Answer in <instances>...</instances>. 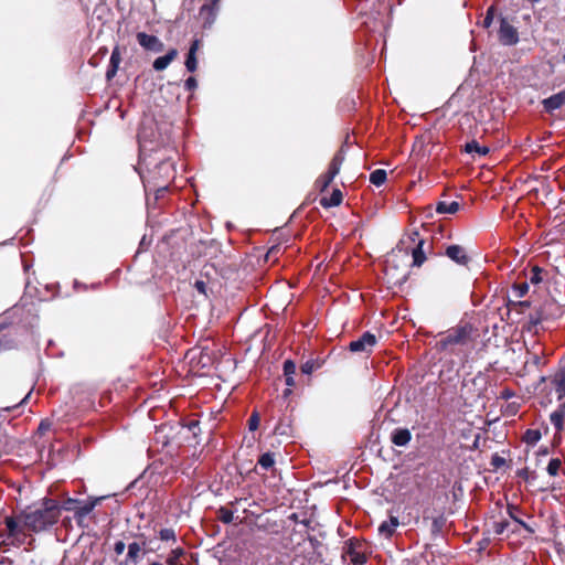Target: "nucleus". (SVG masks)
<instances>
[{
  "mask_svg": "<svg viewBox=\"0 0 565 565\" xmlns=\"http://www.w3.org/2000/svg\"><path fill=\"white\" fill-rule=\"evenodd\" d=\"M104 499H106V497H89L87 500L82 501V504H78L74 519L79 527H88V523L86 522L87 516Z\"/></svg>",
  "mask_w": 565,
  "mask_h": 565,
  "instance_id": "nucleus-9",
  "label": "nucleus"
},
{
  "mask_svg": "<svg viewBox=\"0 0 565 565\" xmlns=\"http://www.w3.org/2000/svg\"><path fill=\"white\" fill-rule=\"evenodd\" d=\"M551 423L554 425L556 431H562L564 427V415L562 412H553L550 416Z\"/></svg>",
  "mask_w": 565,
  "mask_h": 565,
  "instance_id": "nucleus-39",
  "label": "nucleus"
},
{
  "mask_svg": "<svg viewBox=\"0 0 565 565\" xmlns=\"http://www.w3.org/2000/svg\"><path fill=\"white\" fill-rule=\"evenodd\" d=\"M127 547H128V553H127L126 559H125L126 565H137L139 563L141 556L148 552L146 550L145 541L141 544L138 542H132Z\"/></svg>",
  "mask_w": 565,
  "mask_h": 565,
  "instance_id": "nucleus-17",
  "label": "nucleus"
},
{
  "mask_svg": "<svg viewBox=\"0 0 565 565\" xmlns=\"http://www.w3.org/2000/svg\"><path fill=\"white\" fill-rule=\"evenodd\" d=\"M505 463V459L501 456H499L498 454H494L491 458V465L498 469L500 467H502L503 465Z\"/></svg>",
  "mask_w": 565,
  "mask_h": 565,
  "instance_id": "nucleus-50",
  "label": "nucleus"
},
{
  "mask_svg": "<svg viewBox=\"0 0 565 565\" xmlns=\"http://www.w3.org/2000/svg\"><path fill=\"white\" fill-rule=\"evenodd\" d=\"M563 315L562 306L555 299L544 300L534 312L530 313L525 329L529 332H537V326L543 321L554 320Z\"/></svg>",
  "mask_w": 565,
  "mask_h": 565,
  "instance_id": "nucleus-5",
  "label": "nucleus"
},
{
  "mask_svg": "<svg viewBox=\"0 0 565 565\" xmlns=\"http://www.w3.org/2000/svg\"><path fill=\"white\" fill-rule=\"evenodd\" d=\"M217 519L224 524H230L233 521V511L225 507H221L217 510Z\"/></svg>",
  "mask_w": 565,
  "mask_h": 565,
  "instance_id": "nucleus-40",
  "label": "nucleus"
},
{
  "mask_svg": "<svg viewBox=\"0 0 565 565\" xmlns=\"http://www.w3.org/2000/svg\"><path fill=\"white\" fill-rule=\"evenodd\" d=\"M120 62H121V54H120V49L117 45L114 47V50L111 52L109 65H108L107 72H106V78L108 81L116 76Z\"/></svg>",
  "mask_w": 565,
  "mask_h": 565,
  "instance_id": "nucleus-23",
  "label": "nucleus"
},
{
  "mask_svg": "<svg viewBox=\"0 0 565 565\" xmlns=\"http://www.w3.org/2000/svg\"><path fill=\"white\" fill-rule=\"evenodd\" d=\"M445 255L455 262L459 266L468 267L471 262V257L469 256L467 249L461 245H449L445 249Z\"/></svg>",
  "mask_w": 565,
  "mask_h": 565,
  "instance_id": "nucleus-14",
  "label": "nucleus"
},
{
  "mask_svg": "<svg viewBox=\"0 0 565 565\" xmlns=\"http://www.w3.org/2000/svg\"><path fill=\"white\" fill-rule=\"evenodd\" d=\"M399 522L397 516L390 515L387 521H384L379 526L380 534L384 535L385 537L390 539L395 533L396 527L398 526Z\"/></svg>",
  "mask_w": 565,
  "mask_h": 565,
  "instance_id": "nucleus-26",
  "label": "nucleus"
},
{
  "mask_svg": "<svg viewBox=\"0 0 565 565\" xmlns=\"http://www.w3.org/2000/svg\"><path fill=\"white\" fill-rule=\"evenodd\" d=\"M551 385L557 395L558 401L565 398V364L561 365L550 377Z\"/></svg>",
  "mask_w": 565,
  "mask_h": 565,
  "instance_id": "nucleus-16",
  "label": "nucleus"
},
{
  "mask_svg": "<svg viewBox=\"0 0 565 565\" xmlns=\"http://www.w3.org/2000/svg\"><path fill=\"white\" fill-rule=\"evenodd\" d=\"M149 565H162V564H161V563H159V562H153V563H151V564H149Z\"/></svg>",
  "mask_w": 565,
  "mask_h": 565,
  "instance_id": "nucleus-64",
  "label": "nucleus"
},
{
  "mask_svg": "<svg viewBox=\"0 0 565 565\" xmlns=\"http://www.w3.org/2000/svg\"><path fill=\"white\" fill-rule=\"evenodd\" d=\"M412 440V433L408 428H395L391 434V441L393 445L403 447Z\"/></svg>",
  "mask_w": 565,
  "mask_h": 565,
  "instance_id": "nucleus-22",
  "label": "nucleus"
},
{
  "mask_svg": "<svg viewBox=\"0 0 565 565\" xmlns=\"http://www.w3.org/2000/svg\"><path fill=\"white\" fill-rule=\"evenodd\" d=\"M280 250H281L280 245H274V246H271V247L268 249L267 254H266V259H267V260H269V259H274V260H275V259L277 258V255L280 253Z\"/></svg>",
  "mask_w": 565,
  "mask_h": 565,
  "instance_id": "nucleus-49",
  "label": "nucleus"
},
{
  "mask_svg": "<svg viewBox=\"0 0 565 565\" xmlns=\"http://www.w3.org/2000/svg\"><path fill=\"white\" fill-rule=\"evenodd\" d=\"M61 509L56 500L44 498L41 502L23 510L21 518L28 530L38 533L57 523Z\"/></svg>",
  "mask_w": 565,
  "mask_h": 565,
  "instance_id": "nucleus-2",
  "label": "nucleus"
},
{
  "mask_svg": "<svg viewBox=\"0 0 565 565\" xmlns=\"http://www.w3.org/2000/svg\"><path fill=\"white\" fill-rule=\"evenodd\" d=\"M542 105L544 110L548 114L562 108L565 105V90H561L543 99Z\"/></svg>",
  "mask_w": 565,
  "mask_h": 565,
  "instance_id": "nucleus-19",
  "label": "nucleus"
},
{
  "mask_svg": "<svg viewBox=\"0 0 565 565\" xmlns=\"http://www.w3.org/2000/svg\"><path fill=\"white\" fill-rule=\"evenodd\" d=\"M185 67L189 72L193 73L196 71L198 68V58H196V54H190L188 53L186 54V58H185Z\"/></svg>",
  "mask_w": 565,
  "mask_h": 565,
  "instance_id": "nucleus-45",
  "label": "nucleus"
},
{
  "mask_svg": "<svg viewBox=\"0 0 565 565\" xmlns=\"http://www.w3.org/2000/svg\"><path fill=\"white\" fill-rule=\"evenodd\" d=\"M7 541L0 542V565H13V559L9 556L3 555L7 552L8 547Z\"/></svg>",
  "mask_w": 565,
  "mask_h": 565,
  "instance_id": "nucleus-43",
  "label": "nucleus"
},
{
  "mask_svg": "<svg viewBox=\"0 0 565 565\" xmlns=\"http://www.w3.org/2000/svg\"><path fill=\"white\" fill-rule=\"evenodd\" d=\"M286 385L289 387H294L296 385L294 375H285Z\"/></svg>",
  "mask_w": 565,
  "mask_h": 565,
  "instance_id": "nucleus-59",
  "label": "nucleus"
},
{
  "mask_svg": "<svg viewBox=\"0 0 565 565\" xmlns=\"http://www.w3.org/2000/svg\"><path fill=\"white\" fill-rule=\"evenodd\" d=\"M344 160L345 151L343 147H341L331 159L327 172L321 174L316 182L320 192H324L329 188L334 178L339 174Z\"/></svg>",
  "mask_w": 565,
  "mask_h": 565,
  "instance_id": "nucleus-8",
  "label": "nucleus"
},
{
  "mask_svg": "<svg viewBox=\"0 0 565 565\" xmlns=\"http://www.w3.org/2000/svg\"><path fill=\"white\" fill-rule=\"evenodd\" d=\"M284 375H295L296 363L292 360H286L282 366Z\"/></svg>",
  "mask_w": 565,
  "mask_h": 565,
  "instance_id": "nucleus-47",
  "label": "nucleus"
},
{
  "mask_svg": "<svg viewBox=\"0 0 565 565\" xmlns=\"http://www.w3.org/2000/svg\"><path fill=\"white\" fill-rule=\"evenodd\" d=\"M542 435H541V431L539 429H526L523 437H522V440L527 444V445H535L540 439H541Z\"/></svg>",
  "mask_w": 565,
  "mask_h": 565,
  "instance_id": "nucleus-35",
  "label": "nucleus"
},
{
  "mask_svg": "<svg viewBox=\"0 0 565 565\" xmlns=\"http://www.w3.org/2000/svg\"><path fill=\"white\" fill-rule=\"evenodd\" d=\"M18 405H19V404H15V405H13V406H7V407H4L3 409H4V411H11V409H13V408H17V407H18Z\"/></svg>",
  "mask_w": 565,
  "mask_h": 565,
  "instance_id": "nucleus-63",
  "label": "nucleus"
},
{
  "mask_svg": "<svg viewBox=\"0 0 565 565\" xmlns=\"http://www.w3.org/2000/svg\"><path fill=\"white\" fill-rule=\"evenodd\" d=\"M78 504H82V500L68 498L66 501H64L63 509L75 513Z\"/></svg>",
  "mask_w": 565,
  "mask_h": 565,
  "instance_id": "nucleus-46",
  "label": "nucleus"
},
{
  "mask_svg": "<svg viewBox=\"0 0 565 565\" xmlns=\"http://www.w3.org/2000/svg\"><path fill=\"white\" fill-rule=\"evenodd\" d=\"M184 554H185V551L181 546L172 548L167 557V564L168 565H183L181 562V557L184 556Z\"/></svg>",
  "mask_w": 565,
  "mask_h": 565,
  "instance_id": "nucleus-31",
  "label": "nucleus"
},
{
  "mask_svg": "<svg viewBox=\"0 0 565 565\" xmlns=\"http://www.w3.org/2000/svg\"><path fill=\"white\" fill-rule=\"evenodd\" d=\"M516 476L523 479L526 483L535 487V481L537 479V473L535 471H530L527 468L519 469L516 471Z\"/></svg>",
  "mask_w": 565,
  "mask_h": 565,
  "instance_id": "nucleus-34",
  "label": "nucleus"
},
{
  "mask_svg": "<svg viewBox=\"0 0 565 565\" xmlns=\"http://www.w3.org/2000/svg\"><path fill=\"white\" fill-rule=\"evenodd\" d=\"M460 204L457 201L445 202L440 201L436 204V212L439 214H455L459 211Z\"/></svg>",
  "mask_w": 565,
  "mask_h": 565,
  "instance_id": "nucleus-28",
  "label": "nucleus"
},
{
  "mask_svg": "<svg viewBox=\"0 0 565 565\" xmlns=\"http://www.w3.org/2000/svg\"><path fill=\"white\" fill-rule=\"evenodd\" d=\"M479 338V329L473 323L460 320L458 324L441 335L436 342V349L456 355L463 353L467 356Z\"/></svg>",
  "mask_w": 565,
  "mask_h": 565,
  "instance_id": "nucleus-1",
  "label": "nucleus"
},
{
  "mask_svg": "<svg viewBox=\"0 0 565 565\" xmlns=\"http://www.w3.org/2000/svg\"><path fill=\"white\" fill-rule=\"evenodd\" d=\"M136 38L139 45L146 51L159 53L164 50V44L156 35L148 34L146 32H138Z\"/></svg>",
  "mask_w": 565,
  "mask_h": 565,
  "instance_id": "nucleus-15",
  "label": "nucleus"
},
{
  "mask_svg": "<svg viewBox=\"0 0 565 565\" xmlns=\"http://www.w3.org/2000/svg\"><path fill=\"white\" fill-rule=\"evenodd\" d=\"M158 537L162 542H171L172 545L177 543V533L172 527L161 529L159 531Z\"/></svg>",
  "mask_w": 565,
  "mask_h": 565,
  "instance_id": "nucleus-37",
  "label": "nucleus"
},
{
  "mask_svg": "<svg viewBox=\"0 0 565 565\" xmlns=\"http://www.w3.org/2000/svg\"><path fill=\"white\" fill-rule=\"evenodd\" d=\"M198 427H199V422L198 420H191L189 423V429L192 430L194 435H196L194 429L198 428Z\"/></svg>",
  "mask_w": 565,
  "mask_h": 565,
  "instance_id": "nucleus-60",
  "label": "nucleus"
},
{
  "mask_svg": "<svg viewBox=\"0 0 565 565\" xmlns=\"http://www.w3.org/2000/svg\"><path fill=\"white\" fill-rule=\"evenodd\" d=\"M494 6H491L488 8L486 17L483 19V26L489 28L492 24L493 18H494Z\"/></svg>",
  "mask_w": 565,
  "mask_h": 565,
  "instance_id": "nucleus-48",
  "label": "nucleus"
},
{
  "mask_svg": "<svg viewBox=\"0 0 565 565\" xmlns=\"http://www.w3.org/2000/svg\"><path fill=\"white\" fill-rule=\"evenodd\" d=\"M562 467V460L559 458H552L547 465V472L550 476L555 477Z\"/></svg>",
  "mask_w": 565,
  "mask_h": 565,
  "instance_id": "nucleus-42",
  "label": "nucleus"
},
{
  "mask_svg": "<svg viewBox=\"0 0 565 565\" xmlns=\"http://www.w3.org/2000/svg\"><path fill=\"white\" fill-rule=\"evenodd\" d=\"M51 423L49 420H41L38 427V434L44 435L46 431L51 429Z\"/></svg>",
  "mask_w": 565,
  "mask_h": 565,
  "instance_id": "nucleus-53",
  "label": "nucleus"
},
{
  "mask_svg": "<svg viewBox=\"0 0 565 565\" xmlns=\"http://www.w3.org/2000/svg\"><path fill=\"white\" fill-rule=\"evenodd\" d=\"M149 166L151 167L148 168L147 173L142 177L143 183L154 185H158V183L171 184L174 180L177 170L172 159L153 158Z\"/></svg>",
  "mask_w": 565,
  "mask_h": 565,
  "instance_id": "nucleus-4",
  "label": "nucleus"
},
{
  "mask_svg": "<svg viewBox=\"0 0 565 565\" xmlns=\"http://www.w3.org/2000/svg\"><path fill=\"white\" fill-rule=\"evenodd\" d=\"M146 195H147V204L150 205V198L149 195L153 194V203H157L159 200L163 199L166 193L169 190L170 184H161L158 183V185L154 184H148L143 183Z\"/></svg>",
  "mask_w": 565,
  "mask_h": 565,
  "instance_id": "nucleus-20",
  "label": "nucleus"
},
{
  "mask_svg": "<svg viewBox=\"0 0 565 565\" xmlns=\"http://www.w3.org/2000/svg\"><path fill=\"white\" fill-rule=\"evenodd\" d=\"M548 273L544 268L535 265L531 268V275L529 277V280L533 285H539L545 280Z\"/></svg>",
  "mask_w": 565,
  "mask_h": 565,
  "instance_id": "nucleus-29",
  "label": "nucleus"
},
{
  "mask_svg": "<svg viewBox=\"0 0 565 565\" xmlns=\"http://www.w3.org/2000/svg\"><path fill=\"white\" fill-rule=\"evenodd\" d=\"M377 338L370 331L364 332L359 339L349 343L348 349L352 353H365L367 356L373 352Z\"/></svg>",
  "mask_w": 565,
  "mask_h": 565,
  "instance_id": "nucleus-10",
  "label": "nucleus"
},
{
  "mask_svg": "<svg viewBox=\"0 0 565 565\" xmlns=\"http://www.w3.org/2000/svg\"><path fill=\"white\" fill-rule=\"evenodd\" d=\"M499 41L503 45H515L519 42V33L516 28L510 24L505 18L500 20V29L498 32Z\"/></svg>",
  "mask_w": 565,
  "mask_h": 565,
  "instance_id": "nucleus-12",
  "label": "nucleus"
},
{
  "mask_svg": "<svg viewBox=\"0 0 565 565\" xmlns=\"http://www.w3.org/2000/svg\"><path fill=\"white\" fill-rule=\"evenodd\" d=\"M529 363L533 364V365H534V366H536V367H540L541 365H543V364H544V362H543L542 358H541L539 354H532L531 360H530V361L527 360V361L525 362V366H526Z\"/></svg>",
  "mask_w": 565,
  "mask_h": 565,
  "instance_id": "nucleus-52",
  "label": "nucleus"
},
{
  "mask_svg": "<svg viewBox=\"0 0 565 565\" xmlns=\"http://www.w3.org/2000/svg\"><path fill=\"white\" fill-rule=\"evenodd\" d=\"M26 335V329L18 323H0V354L18 350Z\"/></svg>",
  "mask_w": 565,
  "mask_h": 565,
  "instance_id": "nucleus-6",
  "label": "nucleus"
},
{
  "mask_svg": "<svg viewBox=\"0 0 565 565\" xmlns=\"http://www.w3.org/2000/svg\"><path fill=\"white\" fill-rule=\"evenodd\" d=\"M350 558L351 565H365L367 557L362 551V544L355 540L350 539L345 542L343 557Z\"/></svg>",
  "mask_w": 565,
  "mask_h": 565,
  "instance_id": "nucleus-11",
  "label": "nucleus"
},
{
  "mask_svg": "<svg viewBox=\"0 0 565 565\" xmlns=\"http://www.w3.org/2000/svg\"><path fill=\"white\" fill-rule=\"evenodd\" d=\"M556 412H562V414L565 416V402L561 403Z\"/></svg>",
  "mask_w": 565,
  "mask_h": 565,
  "instance_id": "nucleus-61",
  "label": "nucleus"
},
{
  "mask_svg": "<svg viewBox=\"0 0 565 565\" xmlns=\"http://www.w3.org/2000/svg\"><path fill=\"white\" fill-rule=\"evenodd\" d=\"M512 291L515 298H523L529 292V284L526 281L513 284Z\"/></svg>",
  "mask_w": 565,
  "mask_h": 565,
  "instance_id": "nucleus-41",
  "label": "nucleus"
},
{
  "mask_svg": "<svg viewBox=\"0 0 565 565\" xmlns=\"http://www.w3.org/2000/svg\"><path fill=\"white\" fill-rule=\"evenodd\" d=\"M184 87L189 92L194 90L198 87V82H196L195 77L190 76L189 78H186L184 82Z\"/></svg>",
  "mask_w": 565,
  "mask_h": 565,
  "instance_id": "nucleus-51",
  "label": "nucleus"
},
{
  "mask_svg": "<svg viewBox=\"0 0 565 565\" xmlns=\"http://www.w3.org/2000/svg\"><path fill=\"white\" fill-rule=\"evenodd\" d=\"M4 525L6 529L0 530V537L3 539L2 541H7L8 545L17 547H20L25 543L28 539L25 530L28 527L24 525L21 514L18 518L6 516Z\"/></svg>",
  "mask_w": 565,
  "mask_h": 565,
  "instance_id": "nucleus-7",
  "label": "nucleus"
},
{
  "mask_svg": "<svg viewBox=\"0 0 565 565\" xmlns=\"http://www.w3.org/2000/svg\"><path fill=\"white\" fill-rule=\"evenodd\" d=\"M178 56V50L177 49H170L166 55L159 56L153 61L152 67L160 72L166 70L169 64L174 61Z\"/></svg>",
  "mask_w": 565,
  "mask_h": 565,
  "instance_id": "nucleus-24",
  "label": "nucleus"
},
{
  "mask_svg": "<svg viewBox=\"0 0 565 565\" xmlns=\"http://www.w3.org/2000/svg\"><path fill=\"white\" fill-rule=\"evenodd\" d=\"M408 246L397 245L385 260L384 275L387 282L393 287H401L409 277Z\"/></svg>",
  "mask_w": 565,
  "mask_h": 565,
  "instance_id": "nucleus-3",
  "label": "nucleus"
},
{
  "mask_svg": "<svg viewBox=\"0 0 565 565\" xmlns=\"http://www.w3.org/2000/svg\"><path fill=\"white\" fill-rule=\"evenodd\" d=\"M257 463L260 466V468L265 470H269L275 465V456L273 452H264L259 456Z\"/></svg>",
  "mask_w": 565,
  "mask_h": 565,
  "instance_id": "nucleus-36",
  "label": "nucleus"
},
{
  "mask_svg": "<svg viewBox=\"0 0 565 565\" xmlns=\"http://www.w3.org/2000/svg\"><path fill=\"white\" fill-rule=\"evenodd\" d=\"M387 173L384 169H376L370 174V182L375 186H381L385 183Z\"/></svg>",
  "mask_w": 565,
  "mask_h": 565,
  "instance_id": "nucleus-33",
  "label": "nucleus"
},
{
  "mask_svg": "<svg viewBox=\"0 0 565 565\" xmlns=\"http://www.w3.org/2000/svg\"><path fill=\"white\" fill-rule=\"evenodd\" d=\"M343 201V194L340 189H333L329 198L322 196L319 201L320 205L324 209L339 206Z\"/></svg>",
  "mask_w": 565,
  "mask_h": 565,
  "instance_id": "nucleus-25",
  "label": "nucleus"
},
{
  "mask_svg": "<svg viewBox=\"0 0 565 565\" xmlns=\"http://www.w3.org/2000/svg\"><path fill=\"white\" fill-rule=\"evenodd\" d=\"M486 526L488 527L487 532L494 535H502L505 531H511L512 533L518 532V527L512 526V523L505 519L500 521L492 519L486 524Z\"/></svg>",
  "mask_w": 565,
  "mask_h": 565,
  "instance_id": "nucleus-18",
  "label": "nucleus"
},
{
  "mask_svg": "<svg viewBox=\"0 0 565 565\" xmlns=\"http://www.w3.org/2000/svg\"><path fill=\"white\" fill-rule=\"evenodd\" d=\"M323 364V361L319 359H311L301 364L300 370L303 374L311 375L315 371L320 369Z\"/></svg>",
  "mask_w": 565,
  "mask_h": 565,
  "instance_id": "nucleus-32",
  "label": "nucleus"
},
{
  "mask_svg": "<svg viewBox=\"0 0 565 565\" xmlns=\"http://www.w3.org/2000/svg\"><path fill=\"white\" fill-rule=\"evenodd\" d=\"M531 302L527 300H508L507 302V320L512 323H519L520 317L525 313V311L530 308Z\"/></svg>",
  "mask_w": 565,
  "mask_h": 565,
  "instance_id": "nucleus-13",
  "label": "nucleus"
},
{
  "mask_svg": "<svg viewBox=\"0 0 565 565\" xmlns=\"http://www.w3.org/2000/svg\"><path fill=\"white\" fill-rule=\"evenodd\" d=\"M508 513H509L510 518L514 521V523H515L514 526L518 527V525H520L524 530H526L529 533L534 532V530L527 523H525L522 519L519 518L520 509L516 505L509 504Z\"/></svg>",
  "mask_w": 565,
  "mask_h": 565,
  "instance_id": "nucleus-27",
  "label": "nucleus"
},
{
  "mask_svg": "<svg viewBox=\"0 0 565 565\" xmlns=\"http://www.w3.org/2000/svg\"><path fill=\"white\" fill-rule=\"evenodd\" d=\"M420 239L423 238L420 237L419 232L417 230H413L406 235V238L401 239L398 245L399 247H402V245H405V247H407V245H409L408 243H411L413 244V246H416L417 242Z\"/></svg>",
  "mask_w": 565,
  "mask_h": 565,
  "instance_id": "nucleus-38",
  "label": "nucleus"
},
{
  "mask_svg": "<svg viewBox=\"0 0 565 565\" xmlns=\"http://www.w3.org/2000/svg\"><path fill=\"white\" fill-rule=\"evenodd\" d=\"M259 423H260V416L257 411H254L247 420L248 429L250 431H255L258 428Z\"/></svg>",
  "mask_w": 565,
  "mask_h": 565,
  "instance_id": "nucleus-44",
  "label": "nucleus"
},
{
  "mask_svg": "<svg viewBox=\"0 0 565 565\" xmlns=\"http://www.w3.org/2000/svg\"><path fill=\"white\" fill-rule=\"evenodd\" d=\"M515 395V392L511 388H503L501 392H500V398L501 399H504V401H508L510 398H512L513 396Z\"/></svg>",
  "mask_w": 565,
  "mask_h": 565,
  "instance_id": "nucleus-54",
  "label": "nucleus"
},
{
  "mask_svg": "<svg viewBox=\"0 0 565 565\" xmlns=\"http://www.w3.org/2000/svg\"><path fill=\"white\" fill-rule=\"evenodd\" d=\"M443 525H444V519L443 518L434 519V521H433V531L434 532L440 531Z\"/></svg>",
  "mask_w": 565,
  "mask_h": 565,
  "instance_id": "nucleus-58",
  "label": "nucleus"
},
{
  "mask_svg": "<svg viewBox=\"0 0 565 565\" xmlns=\"http://www.w3.org/2000/svg\"><path fill=\"white\" fill-rule=\"evenodd\" d=\"M205 10H209V11H210V10H212V7H211V6H209V4H204V6H202V8H201V12H203V11H205Z\"/></svg>",
  "mask_w": 565,
  "mask_h": 565,
  "instance_id": "nucleus-62",
  "label": "nucleus"
},
{
  "mask_svg": "<svg viewBox=\"0 0 565 565\" xmlns=\"http://www.w3.org/2000/svg\"><path fill=\"white\" fill-rule=\"evenodd\" d=\"M467 153L476 152L479 157H484L490 152L489 147L480 146L477 140H471L465 145Z\"/></svg>",
  "mask_w": 565,
  "mask_h": 565,
  "instance_id": "nucleus-30",
  "label": "nucleus"
},
{
  "mask_svg": "<svg viewBox=\"0 0 565 565\" xmlns=\"http://www.w3.org/2000/svg\"><path fill=\"white\" fill-rule=\"evenodd\" d=\"M200 45H201V41L199 39H194L192 42H191V45H190V49H189V52L190 54H196V52L199 51L200 49Z\"/></svg>",
  "mask_w": 565,
  "mask_h": 565,
  "instance_id": "nucleus-56",
  "label": "nucleus"
},
{
  "mask_svg": "<svg viewBox=\"0 0 565 565\" xmlns=\"http://www.w3.org/2000/svg\"><path fill=\"white\" fill-rule=\"evenodd\" d=\"M425 239L417 242L416 246H408V253H412L413 262L411 266L420 267L426 260V254L424 250Z\"/></svg>",
  "mask_w": 565,
  "mask_h": 565,
  "instance_id": "nucleus-21",
  "label": "nucleus"
},
{
  "mask_svg": "<svg viewBox=\"0 0 565 565\" xmlns=\"http://www.w3.org/2000/svg\"><path fill=\"white\" fill-rule=\"evenodd\" d=\"M125 548H126V544H125V542H122V541H117V542L114 544V552H115L117 555H121V554L125 552Z\"/></svg>",
  "mask_w": 565,
  "mask_h": 565,
  "instance_id": "nucleus-55",
  "label": "nucleus"
},
{
  "mask_svg": "<svg viewBox=\"0 0 565 565\" xmlns=\"http://www.w3.org/2000/svg\"><path fill=\"white\" fill-rule=\"evenodd\" d=\"M194 287L200 294L206 295V284L203 280H196Z\"/></svg>",
  "mask_w": 565,
  "mask_h": 565,
  "instance_id": "nucleus-57",
  "label": "nucleus"
}]
</instances>
